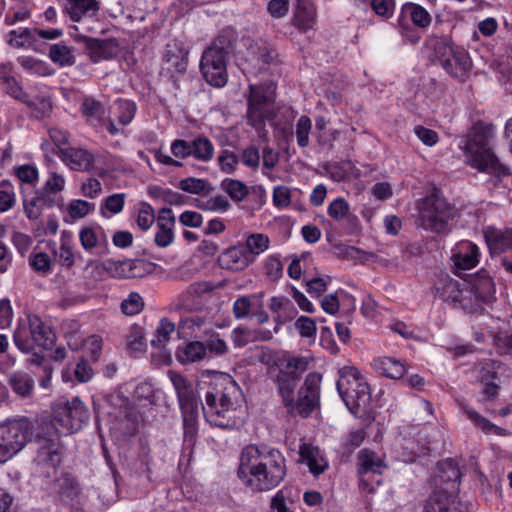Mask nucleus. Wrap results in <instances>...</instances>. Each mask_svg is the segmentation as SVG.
<instances>
[{"label":"nucleus","mask_w":512,"mask_h":512,"mask_svg":"<svg viewBox=\"0 0 512 512\" xmlns=\"http://www.w3.org/2000/svg\"><path fill=\"white\" fill-rule=\"evenodd\" d=\"M286 475L283 454L275 448L248 445L241 453L238 476L253 491H269Z\"/></svg>","instance_id":"f257e3e1"},{"label":"nucleus","mask_w":512,"mask_h":512,"mask_svg":"<svg viewBox=\"0 0 512 512\" xmlns=\"http://www.w3.org/2000/svg\"><path fill=\"white\" fill-rule=\"evenodd\" d=\"M212 390L205 397L202 411L206 421L215 427L232 429L242 423L237 416L243 395L235 380L227 373L213 372Z\"/></svg>","instance_id":"f03ea898"},{"label":"nucleus","mask_w":512,"mask_h":512,"mask_svg":"<svg viewBox=\"0 0 512 512\" xmlns=\"http://www.w3.org/2000/svg\"><path fill=\"white\" fill-rule=\"evenodd\" d=\"M492 137V126L477 123L468 133L463 150L471 167L481 172L499 174L503 171V166L489 146Z\"/></svg>","instance_id":"7ed1b4c3"},{"label":"nucleus","mask_w":512,"mask_h":512,"mask_svg":"<svg viewBox=\"0 0 512 512\" xmlns=\"http://www.w3.org/2000/svg\"><path fill=\"white\" fill-rule=\"evenodd\" d=\"M33 439L38 446L33 461L36 471L47 478L56 476L63 457V445L58 434L50 430L48 422L37 420Z\"/></svg>","instance_id":"20e7f679"},{"label":"nucleus","mask_w":512,"mask_h":512,"mask_svg":"<svg viewBox=\"0 0 512 512\" xmlns=\"http://www.w3.org/2000/svg\"><path fill=\"white\" fill-rule=\"evenodd\" d=\"M233 42L230 33H222L203 52L200 70L210 85L223 87L227 83V58L233 50Z\"/></svg>","instance_id":"39448f33"},{"label":"nucleus","mask_w":512,"mask_h":512,"mask_svg":"<svg viewBox=\"0 0 512 512\" xmlns=\"http://www.w3.org/2000/svg\"><path fill=\"white\" fill-rule=\"evenodd\" d=\"M37 420L28 418L10 419L0 422V464L22 451L33 439Z\"/></svg>","instance_id":"423d86ee"},{"label":"nucleus","mask_w":512,"mask_h":512,"mask_svg":"<svg viewBox=\"0 0 512 512\" xmlns=\"http://www.w3.org/2000/svg\"><path fill=\"white\" fill-rule=\"evenodd\" d=\"M336 387L346 407L354 415L370 403L369 385L359 370L353 366H345L339 370Z\"/></svg>","instance_id":"0eeeda50"},{"label":"nucleus","mask_w":512,"mask_h":512,"mask_svg":"<svg viewBox=\"0 0 512 512\" xmlns=\"http://www.w3.org/2000/svg\"><path fill=\"white\" fill-rule=\"evenodd\" d=\"M90 418L87 406L75 397L71 401L58 402L52 406L50 430L61 433H74L80 430Z\"/></svg>","instance_id":"6e6552de"},{"label":"nucleus","mask_w":512,"mask_h":512,"mask_svg":"<svg viewBox=\"0 0 512 512\" xmlns=\"http://www.w3.org/2000/svg\"><path fill=\"white\" fill-rule=\"evenodd\" d=\"M455 209L445 198L431 194L425 197L419 207V221L422 228L436 233L448 230Z\"/></svg>","instance_id":"1a4fd4ad"},{"label":"nucleus","mask_w":512,"mask_h":512,"mask_svg":"<svg viewBox=\"0 0 512 512\" xmlns=\"http://www.w3.org/2000/svg\"><path fill=\"white\" fill-rule=\"evenodd\" d=\"M55 341L50 327L36 314L27 315V324H21L14 333V343L24 353H30L33 346L49 349Z\"/></svg>","instance_id":"9d476101"},{"label":"nucleus","mask_w":512,"mask_h":512,"mask_svg":"<svg viewBox=\"0 0 512 512\" xmlns=\"http://www.w3.org/2000/svg\"><path fill=\"white\" fill-rule=\"evenodd\" d=\"M434 50L435 57L444 70L452 77L464 81L472 66L468 53L444 41H438Z\"/></svg>","instance_id":"9b49d317"},{"label":"nucleus","mask_w":512,"mask_h":512,"mask_svg":"<svg viewBox=\"0 0 512 512\" xmlns=\"http://www.w3.org/2000/svg\"><path fill=\"white\" fill-rule=\"evenodd\" d=\"M273 83L249 85L247 121L254 128H261L269 117L268 105L273 100Z\"/></svg>","instance_id":"f8f14e48"},{"label":"nucleus","mask_w":512,"mask_h":512,"mask_svg":"<svg viewBox=\"0 0 512 512\" xmlns=\"http://www.w3.org/2000/svg\"><path fill=\"white\" fill-rule=\"evenodd\" d=\"M357 474L359 476L360 485L368 492L374 491V485H379L381 480L374 479L379 476L387 468L384 460L374 451L362 449L356 456Z\"/></svg>","instance_id":"ddd939ff"},{"label":"nucleus","mask_w":512,"mask_h":512,"mask_svg":"<svg viewBox=\"0 0 512 512\" xmlns=\"http://www.w3.org/2000/svg\"><path fill=\"white\" fill-rule=\"evenodd\" d=\"M322 377L318 373H309L299 390L297 401L294 400L289 412L308 417L319 404L320 384Z\"/></svg>","instance_id":"4468645a"},{"label":"nucleus","mask_w":512,"mask_h":512,"mask_svg":"<svg viewBox=\"0 0 512 512\" xmlns=\"http://www.w3.org/2000/svg\"><path fill=\"white\" fill-rule=\"evenodd\" d=\"M276 52L266 42L257 40L251 42L245 54V67L243 70L250 74H259L266 71L276 59Z\"/></svg>","instance_id":"2eb2a0df"},{"label":"nucleus","mask_w":512,"mask_h":512,"mask_svg":"<svg viewBox=\"0 0 512 512\" xmlns=\"http://www.w3.org/2000/svg\"><path fill=\"white\" fill-rule=\"evenodd\" d=\"M469 504L462 502L454 493L440 488L432 493L425 504L424 512H468Z\"/></svg>","instance_id":"dca6fc26"},{"label":"nucleus","mask_w":512,"mask_h":512,"mask_svg":"<svg viewBox=\"0 0 512 512\" xmlns=\"http://www.w3.org/2000/svg\"><path fill=\"white\" fill-rule=\"evenodd\" d=\"M451 260L456 274L472 269L479 262V248L470 241H461L455 246Z\"/></svg>","instance_id":"f3484780"},{"label":"nucleus","mask_w":512,"mask_h":512,"mask_svg":"<svg viewBox=\"0 0 512 512\" xmlns=\"http://www.w3.org/2000/svg\"><path fill=\"white\" fill-rule=\"evenodd\" d=\"M483 235L492 256L512 250V227L501 229L488 226L483 229Z\"/></svg>","instance_id":"a211bd4d"},{"label":"nucleus","mask_w":512,"mask_h":512,"mask_svg":"<svg viewBox=\"0 0 512 512\" xmlns=\"http://www.w3.org/2000/svg\"><path fill=\"white\" fill-rule=\"evenodd\" d=\"M200 401L196 395L179 401L183 416V429L184 437L186 441L193 442L194 437L197 434V424L199 415Z\"/></svg>","instance_id":"6ab92c4d"},{"label":"nucleus","mask_w":512,"mask_h":512,"mask_svg":"<svg viewBox=\"0 0 512 512\" xmlns=\"http://www.w3.org/2000/svg\"><path fill=\"white\" fill-rule=\"evenodd\" d=\"M60 158L66 165L76 171H90L95 161L92 153L81 148L60 149Z\"/></svg>","instance_id":"aec40b11"},{"label":"nucleus","mask_w":512,"mask_h":512,"mask_svg":"<svg viewBox=\"0 0 512 512\" xmlns=\"http://www.w3.org/2000/svg\"><path fill=\"white\" fill-rule=\"evenodd\" d=\"M253 261L249 253L242 246H233L226 249L219 257L222 268L228 270H243Z\"/></svg>","instance_id":"412c9836"},{"label":"nucleus","mask_w":512,"mask_h":512,"mask_svg":"<svg viewBox=\"0 0 512 512\" xmlns=\"http://www.w3.org/2000/svg\"><path fill=\"white\" fill-rule=\"evenodd\" d=\"M299 454L302 462L309 467V471L314 476L322 474L328 468V462L322 456L320 450L311 444H301Z\"/></svg>","instance_id":"4be33fe9"},{"label":"nucleus","mask_w":512,"mask_h":512,"mask_svg":"<svg viewBox=\"0 0 512 512\" xmlns=\"http://www.w3.org/2000/svg\"><path fill=\"white\" fill-rule=\"evenodd\" d=\"M99 9L97 0H66L65 11L74 22H79L83 17L95 16Z\"/></svg>","instance_id":"5701e85b"},{"label":"nucleus","mask_w":512,"mask_h":512,"mask_svg":"<svg viewBox=\"0 0 512 512\" xmlns=\"http://www.w3.org/2000/svg\"><path fill=\"white\" fill-rule=\"evenodd\" d=\"M460 477V470L453 459H446L438 463L437 478L440 485H447L444 490L454 493L458 489Z\"/></svg>","instance_id":"b1692460"},{"label":"nucleus","mask_w":512,"mask_h":512,"mask_svg":"<svg viewBox=\"0 0 512 512\" xmlns=\"http://www.w3.org/2000/svg\"><path fill=\"white\" fill-rule=\"evenodd\" d=\"M437 290L440 291V295L445 301L451 302H462L468 297V294L472 293L466 284L462 285L449 277L441 281V286H438Z\"/></svg>","instance_id":"393cba45"},{"label":"nucleus","mask_w":512,"mask_h":512,"mask_svg":"<svg viewBox=\"0 0 512 512\" xmlns=\"http://www.w3.org/2000/svg\"><path fill=\"white\" fill-rule=\"evenodd\" d=\"M56 199L47 195H35L31 198L23 200L24 212L31 221L38 220L42 214L44 207H53L56 205Z\"/></svg>","instance_id":"a878e982"},{"label":"nucleus","mask_w":512,"mask_h":512,"mask_svg":"<svg viewBox=\"0 0 512 512\" xmlns=\"http://www.w3.org/2000/svg\"><path fill=\"white\" fill-rule=\"evenodd\" d=\"M278 390L282 397L284 405L290 410L294 402V391L297 387V375L280 370L277 375Z\"/></svg>","instance_id":"bb28decb"},{"label":"nucleus","mask_w":512,"mask_h":512,"mask_svg":"<svg viewBox=\"0 0 512 512\" xmlns=\"http://www.w3.org/2000/svg\"><path fill=\"white\" fill-rule=\"evenodd\" d=\"M374 367L380 374L391 379H400L406 372L405 364L393 357L375 359Z\"/></svg>","instance_id":"cd10ccee"},{"label":"nucleus","mask_w":512,"mask_h":512,"mask_svg":"<svg viewBox=\"0 0 512 512\" xmlns=\"http://www.w3.org/2000/svg\"><path fill=\"white\" fill-rule=\"evenodd\" d=\"M207 357L206 346L204 342L192 341L187 343L183 349L178 350L177 360L182 364L194 363Z\"/></svg>","instance_id":"c85d7f7f"},{"label":"nucleus","mask_w":512,"mask_h":512,"mask_svg":"<svg viewBox=\"0 0 512 512\" xmlns=\"http://www.w3.org/2000/svg\"><path fill=\"white\" fill-rule=\"evenodd\" d=\"M465 414L467 417L473 422V424L480 430H482L485 434H493L496 436H508L510 432L507 429L499 427L488 419L480 415L477 411L464 406L463 407Z\"/></svg>","instance_id":"c756f323"},{"label":"nucleus","mask_w":512,"mask_h":512,"mask_svg":"<svg viewBox=\"0 0 512 512\" xmlns=\"http://www.w3.org/2000/svg\"><path fill=\"white\" fill-rule=\"evenodd\" d=\"M470 290L475 294L477 299L485 302L495 292L494 282L485 271H481L474 279Z\"/></svg>","instance_id":"7c9ffc66"},{"label":"nucleus","mask_w":512,"mask_h":512,"mask_svg":"<svg viewBox=\"0 0 512 512\" xmlns=\"http://www.w3.org/2000/svg\"><path fill=\"white\" fill-rule=\"evenodd\" d=\"M270 310L276 314L279 321L285 322L295 317L297 311L292 302L284 296H274L270 299Z\"/></svg>","instance_id":"2f4dec72"},{"label":"nucleus","mask_w":512,"mask_h":512,"mask_svg":"<svg viewBox=\"0 0 512 512\" xmlns=\"http://www.w3.org/2000/svg\"><path fill=\"white\" fill-rule=\"evenodd\" d=\"M316 20L315 8L306 2L299 3L294 15V26L302 31L311 29Z\"/></svg>","instance_id":"473e14b6"},{"label":"nucleus","mask_w":512,"mask_h":512,"mask_svg":"<svg viewBox=\"0 0 512 512\" xmlns=\"http://www.w3.org/2000/svg\"><path fill=\"white\" fill-rule=\"evenodd\" d=\"M9 384L12 390L21 397H30L34 389L33 378L22 372H16L10 375Z\"/></svg>","instance_id":"72a5a7b5"},{"label":"nucleus","mask_w":512,"mask_h":512,"mask_svg":"<svg viewBox=\"0 0 512 512\" xmlns=\"http://www.w3.org/2000/svg\"><path fill=\"white\" fill-rule=\"evenodd\" d=\"M116 48V44L111 40L92 39L89 43L90 56L94 62L113 57Z\"/></svg>","instance_id":"f704fd0d"},{"label":"nucleus","mask_w":512,"mask_h":512,"mask_svg":"<svg viewBox=\"0 0 512 512\" xmlns=\"http://www.w3.org/2000/svg\"><path fill=\"white\" fill-rule=\"evenodd\" d=\"M49 58L53 63L61 67L72 66L75 63L72 48L62 42L50 46Z\"/></svg>","instance_id":"c9c22d12"},{"label":"nucleus","mask_w":512,"mask_h":512,"mask_svg":"<svg viewBox=\"0 0 512 512\" xmlns=\"http://www.w3.org/2000/svg\"><path fill=\"white\" fill-rule=\"evenodd\" d=\"M191 156L198 161H210L214 156L212 142L205 136L196 137L191 141Z\"/></svg>","instance_id":"e433bc0d"},{"label":"nucleus","mask_w":512,"mask_h":512,"mask_svg":"<svg viewBox=\"0 0 512 512\" xmlns=\"http://www.w3.org/2000/svg\"><path fill=\"white\" fill-rule=\"evenodd\" d=\"M270 239L263 233H253L246 239L244 248L249 253V257L260 255L268 250Z\"/></svg>","instance_id":"4c0bfd02"},{"label":"nucleus","mask_w":512,"mask_h":512,"mask_svg":"<svg viewBox=\"0 0 512 512\" xmlns=\"http://www.w3.org/2000/svg\"><path fill=\"white\" fill-rule=\"evenodd\" d=\"M221 188L235 202L242 201L248 195L249 192L246 184L237 179H224L221 182Z\"/></svg>","instance_id":"58836bf2"},{"label":"nucleus","mask_w":512,"mask_h":512,"mask_svg":"<svg viewBox=\"0 0 512 512\" xmlns=\"http://www.w3.org/2000/svg\"><path fill=\"white\" fill-rule=\"evenodd\" d=\"M102 268L111 277L114 278H129V259L114 260L107 259L103 261Z\"/></svg>","instance_id":"ea45409f"},{"label":"nucleus","mask_w":512,"mask_h":512,"mask_svg":"<svg viewBox=\"0 0 512 512\" xmlns=\"http://www.w3.org/2000/svg\"><path fill=\"white\" fill-rule=\"evenodd\" d=\"M81 111L91 122L100 121L105 115V107L93 98L84 99Z\"/></svg>","instance_id":"a19ab883"},{"label":"nucleus","mask_w":512,"mask_h":512,"mask_svg":"<svg viewBox=\"0 0 512 512\" xmlns=\"http://www.w3.org/2000/svg\"><path fill=\"white\" fill-rule=\"evenodd\" d=\"M174 331L175 324L167 319H162L156 329L155 337L151 340V344L159 348L164 347Z\"/></svg>","instance_id":"79ce46f5"},{"label":"nucleus","mask_w":512,"mask_h":512,"mask_svg":"<svg viewBox=\"0 0 512 512\" xmlns=\"http://www.w3.org/2000/svg\"><path fill=\"white\" fill-rule=\"evenodd\" d=\"M94 204L82 199H74L67 205V213L72 221L84 218L91 210H93Z\"/></svg>","instance_id":"37998d69"},{"label":"nucleus","mask_w":512,"mask_h":512,"mask_svg":"<svg viewBox=\"0 0 512 512\" xmlns=\"http://www.w3.org/2000/svg\"><path fill=\"white\" fill-rule=\"evenodd\" d=\"M327 213L333 220L341 221L350 217V206L344 198L338 197L330 202Z\"/></svg>","instance_id":"c03bdc74"},{"label":"nucleus","mask_w":512,"mask_h":512,"mask_svg":"<svg viewBox=\"0 0 512 512\" xmlns=\"http://www.w3.org/2000/svg\"><path fill=\"white\" fill-rule=\"evenodd\" d=\"M170 379L176 390L178 401L185 400L195 395L191 384L181 374L171 372Z\"/></svg>","instance_id":"a18cd8bd"},{"label":"nucleus","mask_w":512,"mask_h":512,"mask_svg":"<svg viewBox=\"0 0 512 512\" xmlns=\"http://www.w3.org/2000/svg\"><path fill=\"white\" fill-rule=\"evenodd\" d=\"M126 346L132 352H141L146 348L143 329L140 326L131 327L127 337Z\"/></svg>","instance_id":"49530a36"},{"label":"nucleus","mask_w":512,"mask_h":512,"mask_svg":"<svg viewBox=\"0 0 512 512\" xmlns=\"http://www.w3.org/2000/svg\"><path fill=\"white\" fill-rule=\"evenodd\" d=\"M406 9L409 11L413 24L420 28H426L430 25L432 18L429 12L422 6L410 3L407 5Z\"/></svg>","instance_id":"de8ad7c7"},{"label":"nucleus","mask_w":512,"mask_h":512,"mask_svg":"<svg viewBox=\"0 0 512 512\" xmlns=\"http://www.w3.org/2000/svg\"><path fill=\"white\" fill-rule=\"evenodd\" d=\"M312 129V121L311 119L306 116L302 115L299 117L296 123V138H297V144L304 148L309 145V135Z\"/></svg>","instance_id":"09e8293b"},{"label":"nucleus","mask_w":512,"mask_h":512,"mask_svg":"<svg viewBox=\"0 0 512 512\" xmlns=\"http://www.w3.org/2000/svg\"><path fill=\"white\" fill-rule=\"evenodd\" d=\"M129 278H141L155 270V264L145 259H129Z\"/></svg>","instance_id":"8fccbe9b"},{"label":"nucleus","mask_w":512,"mask_h":512,"mask_svg":"<svg viewBox=\"0 0 512 512\" xmlns=\"http://www.w3.org/2000/svg\"><path fill=\"white\" fill-rule=\"evenodd\" d=\"M206 346L207 357L222 356L229 350L227 343L219 336V334H212L204 342Z\"/></svg>","instance_id":"3c124183"},{"label":"nucleus","mask_w":512,"mask_h":512,"mask_svg":"<svg viewBox=\"0 0 512 512\" xmlns=\"http://www.w3.org/2000/svg\"><path fill=\"white\" fill-rule=\"evenodd\" d=\"M27 106L31 108L37 118L48 116L52 111V102L46 96H38L34 99L30 97V103Z\"/></svg>","instance_id":"603ef678"},{"label":"nucleus","mask_w":512,"mask_h":512,"mask_svg":"<svg viewBox=\"0 0 512 512\" xmlns=\"http://www.w3.org/2000/svg\"><path fill=\"white\" fill-rule=\"evenodd\" d=\"M144 307L143 298L136 292H131L121 303V310L126 315H136Z\"/></svg>","instance_id":"864d4df0"},{"label":"nucleus","mask_w":512,"mask_h":512,"mask_svg":"<svg viewBox=\"0 0 512 512\" xmlns=\"http://www.w3.org/2000/svg\"><path fill=\"white\" fill-rule=\"evenodd\" d=\"M32 39L33 33L29 28L11 30L7 35V42L15 48H23Z\"/></svg>","instance_id":"5fc2aeb1"},{"label":"nucleus","mask_w":512,"mask_h":512,"mask_svg":"<svg viewBox=\"0 0 512 512\" xmlns=\"http://www.w3.org/2000/svg\"><path fill=\"white\" fill-rule=\"evenodd\" d=\"M217 161L221 171L227 174L234 173L238 165L237 155L229 150H222Z\"/></svg>","instance_id":"6e6d98bb"},{"label":"nucleus","mask_w":512,"mask_h":512,"mask_svg":"<svg viewBox=\"0 0 512 512\" xmlns=\"http://www.w3.org/2000/svg\"><path fill=\"white\" fill-rule=\"evenodd\" d=\"M481 382L485 385L483 388V394L487 398H493L497 395L499 386L491 382L490 380L496 378V372L494 371V368H483L481 373Z\"/></svg>","instance_id":"4d7b16f0"},{"label":"nucleus","mask_w":512,"mask_h":512,"mask_svg":"<svg viewBox=\"0 0 512 512\" xmlns=\"http://www.w3.org/2000/svg\"><path fill=\"white\" fill-rule=\"evenodd\" d=\"M155 221L154 210L148 203L140 205L137 215V225L142 230H148Z\"/></svg>","instance_id":"13d9d810"},{"label":"nucleus","mask_w":512,"mask_h":512,"mask_svg":"<svg viewBox=\"0 0 512 512\" xmlns=\"http://www.w3.org/2000/svg\"><path fill=\"white\" fill-rule=\"evenodd\" d=\"M65 187V179L62 175L52 172L45 182L42 195L52 196L61 192Z\"/></svg>","instance_id":"bf43d9fd"},{"label":"nucleus","mask_w":512,"mask_h":512,"mask_svg":"<svg viewBox=\"0 0 512 512\" xmlns=\"http://www.w3.org/2000/svg\"><path fill=\"white\" fill-rule=\"evenodd\" d=\"M79 240L86 251H90L98 245L99 233L92 227H84L79 232Z\"/></svg>","instance_id":"052dcab7"},{"label":"nucleus","mask_w":512,"mask_h":512,"mask_svg":"<svg viewBox=\"0 0 512 512\" xmlns=\"http://www.w3.org/2000/svg\"><path fill=\"white\" fill-rule=\"evenodd\" d=\"M32 268L41 273H48L51 270V259L47 253L39 252L30 257L29 260Z\"/></svg>","instance_id":"680f3d73"},{"label":"nucleus","mask_w":512,"mask_h":512,"mask_svg":"<svg viewBox=\"0 0 512 512\" xmlns=\"http://www.w3.org/2000/svg\"><path fill=\"white\" fill-rule=\"evenodd\" d=\"M371 8L378 16L388 19L394 13L393 0H371Z\"/></svg>","instance_id":"e2e57ef3"},{"label":"nucleus","mask_w":512,"mask_h":512,"mask_svg":"<svg viewBox=\"0 0 512 512\" xmlns=\"http://www.w3.org/2000/svg\"><path fill=\"white\" fill-rule=\"evenodd\" d=\"M117 109L119 112L118 122L124 126L129 124L133 119L136 111L134 103L130 101H120L117 104Z\"/></svg>","instance_id":"0e129e2a"},{"label":"nucleus","mask_w":512,"mask_h":512,"mask_svg":"<svg viewBox=\"0 0 512 512\" xmlns=\"http://www.w3.org/2000/svg\"><path fill=\"white\" fill-rule=\"evenodd\" d=\"M7 83V93L13 97L14 99L22 102L23 104L27 105V103H30V96L23 91L22 87L19 86L17 81L13 78H8L6 80Z\"/></svg>","instance_id":"69168bd1"},{"label":"nucleus","mask_w":512,"mask_h":512,"mask_svg":"<svg viewBox=\"0 0 512 512\" xmlns=\"http://www.w3.org/2000/svg\"><path fill=\"white\" fill-rule=\"evenodd\" d=\"M174 239L173 227L165 226L163 224L157 225V232L155 234V243L159 247L169 246Z\"/></svg>","instance_id":"338daca9"},{"label":"nucleus","mask_w":512,"mask_h":512,"mask_svg":"<svg viewBox=\"0 0 512 512\" xmlns=\"http://www.w3.org/2000/svg\"><path fill=\"white\" fill-rule=\"evenodd\" d=\"M295 327L303 337H313L316 334V324L309 317H299L295 322Z\"/></svg>","instance_id":"774afa93"}]
</instances>
